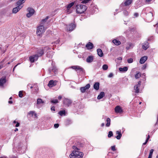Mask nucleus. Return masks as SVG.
Wrapping results in <instances>:
<instances>
[{
  "instance_id": "nucleus-1",
  "label": "nucleus",
  "mask_w": 158,
  "mask_h": 158,
  "mask_svg": "<svg viewBox=\"0 0 158 158\" xmlns=\"http://www.w3.org/2000/svg\"><path fill=\"white\" fill-rule=\"evenodd\" d=\"M73 149L69 155L70 158H82L84 154L83 152H79L80 149L76 146H73L72 147Z\"/></svg>"
},
{
  "instance_id": "nucleus-2",
  "label": "nucleus",
  "mask_w": 158,
  "mask_h": 158,
  "mask_svg": "<svg viewBox=\"0 0 158 158\" xmlns=\"http://www.w3.org/2000/svg\"><path fill=\"white\" fill-rule=\"evenodd\" d=\"M26 0H19L16 3L17 6L14 8L12 10L13 13L16 14L23 7V6L21 5L24 3Z\"/></svg>"
},
{
  "instance_id": "nucleus-3",
  "label": "nucleus",
  "mask_w": 158,
  "mask_h": 158,
  "mask_svg": "<svg viewBox=\"0 0 158 158\" xmlns=\"http://www.w3.org/2000/svg\"><path fill=\"white\" fill-rule=\"evenodd\" d=\"M76 7L77 13L80 14L84 13L87 9L86 6L81 4L77 5Z\"/></svg>"
},
{
  "instance_id": "nucleus-4",
  "label": "nucleus",
  "mask_w": 158,
  "mask_h": 158,
  "mask_svg": "<svg viewBox=\"0 0 158 158\" xmlns=\"http://www.w3.org/2000/svg\"><path fill=\"white\" fill-rule=\"evenodd\" d=\"M45 29L43 25H40L37 28L36 34L37 35L41 36L42 34L44 32Z\"/></svg>"
},
{
  "instance_id": "nucleus-5",
  "label": "nucleus",
  "mask_w": 158,
  "mask_h": 158,
  "mask_svg": "<svg viewBox=\"0 0 158 158\" xmlns=\"http://www.w3.org/2000/svg\"><path fill=\"white\" fill-rule=\"evenodd\" d=\"M71 68L75 70L76 71H78V72L81 74L85 72L84 69L79 66H71Z\"/></svg>"
},
{
  "instance_id": "nucleus-6",
  "label": "nucleus",
  "mask_w": 158,
  "mask_h": 158,
  "mask_svg": "<svg viewBox=\"0 0 158 158\" xmlns=\"http://www.w3.org/2000/svg\"><path fill=\"white\" fill-rule=\"evenodd\" d=\"M27 11L28 12L27 15V17L28 18L32 16L35 13V10L32 8L31 7H28L27 9Z\"/></svg>"
},
{
  "instance_id": "nucleus-7",
  "label": "nucleus",
  "mask_w": 158,
  "mask_h": 158,
  "mask_svg": "<svg viewBox=\"0 0 158 158\" xmlns=\"http://www.w3.org/2000/svg\"><path fill=\"white\" fill-rule=\"evenodd\" d=\"M38 58L37 55H34L29 57V59L31 63H34L35 61H37Z\"/></svg>"
},
{
  "instance_id": "nucleus-8",
  "label": "nucleus",
  "mask_w": 158,
  "mask_h": 158,
  "mask_svg": "<svg viewBox=\"0 0 158 158\" xmlns=\"http://www.w3.org/2000/svg\"><path fill=\"white\" fill-rule=\"evenodd\" d=\"M57 82L56 81H53V80H50L48 84V86L49 87H52L55 86Z\"/></svg>"
},
{
  "instance_id": "nucleus-9",
  "label": "nucleus",
  "mask_w": 158,
  "mask_h": 158,
  "mask_svg": "<svg viewBox=\"0 0 158 158\" xmlns=\"http://www.w3.org/2000/svg\"><path fill=\"white\" fill-rule=\"evenodd\" d=\"M141 83V81H139L138 82V84L134 86V89L135 93H138L139 92V89L138 88L140 86Z\"/></svg>"
},
{
  "instance_id": "nucleus-10",
  "label": "nucleus",
  "mask_w": 158,
  "mask_h": 158,
  "mask_svg": "<svg viewBox=\"0 0 158 158\" xmlns=\"http://www.w3.org/2000/svg\"><path fill=\"white\" fill-rule=\"evenodd\" d=\"M114 111L116 113H121L123 112V110L120 106H117L114 108Z\"/></svg>"
},
{
  "instance_id": "nucleus-11",
  "label": "nucleus",
  "mask_w": 158,
  "mask_h": 158,
  "mask_svg": "<svg viewBox=\"0 0 158 158\" xmlns=\"http://www.w3.org/2000/svg\"><path fill=\"white\" fill-rule=\"evenodd\" d=\"M90 87V85L89 84H87L85 87H81L80 88L81 92L82 93H84L85 90L88 89Z\"/></svg>"
},
{
  "instance_id": "nucleus-12",
  "label": "nucleus",
  "mask_w": 158,
  "mask_h": 158,
  "mask_svg": "<svg viewBox=\"0 0 158 158\" xmlns=\"http://www.w3.org/2000/svg\"><path fill=\"white\" fill-rule=\"evenodd\" d=\"M67 30L69 31H72L74 30L75 27V25L71 23L67 27Z\"/></svg>"
},
{
  "instance_id": "nucleus-13",
  "label": "nucleus",
  "mask_w": 158,
  "mask_h": 158,
  "mask_svg": "<svg viewBox=\"0 0 158 158\" xmlns=\"http://www.w3.org/2000/svg\"><path fill=\"white\" fill-rule=\"evenodd\" d=\"M6 82V80L5 77L0 79V86H3L4 84Z\"/></svg>"
},
{
  "instance_id": "nucleus-14",
  "label": "nucleus",
  "mask_w": 158,
  "mask_h": 158,
  "mask_svg": "<svg viewBox=\"0 0 158 158\" xmlns=\"http://www.w3.org/2000/svg\"><path fill=\"white\" fill-rule=\"evenodd\" d=\"M85 47L88 49H91L93 48L94 45L92 43L89 42L86 45Z\"/></svg>"
},
{
  "instance_id": "nucleus-15",
  "label": "nucleus",
  "mask_w": 158,
  "mask_h": 158,
  "mask_svg": "<svg viewBox=\"0 0 158 158\" xmlns=\"http://www.w3.org/2000/svg\"><path fill=\"white\" fill-rule=\"evenodd\" d=\"M132 2V0H126L122 4L125 6H127L131 5Z\"/></svg>"
},
{
  "instance_id": "nucleus-16",
  "label": "nucleus",
  "mask_w": 158,
  "mask_h": 158,
  "mask_svg": "<svg viewBox=\"0 0 158 158\" xmlns=\"http://www.w3.org/2000/svg\"><path fill=\"white\" fill-rule=\"evenodd\" d=\"M48 71L50 73L51 72H53L55 73L57 71V69L55 66H52L51 67H50L48 69Z\"/></svg>"
},
{
  "instance_id": "nucleus-17",
  "label": "nucleus",
  "mask_w": 158,
  "mask_h": 158,
  "mask_svg": "<svg viewBox=\"0 0 158 158\" xmlns=\"http://www.w3.org/2000/svg\"><path fill=\"white\" fill-rule=\"evenodd\" d=\"M147 56H143L140 58L139 61V63L141 64H143L144 63L145 61L147 60Z\"/></svg>"
},
{
  "instance_id": "nucleus-18",
  "label": "nucleus",
  "mask_w": 158,
  "mask_h": 158,
  "mask_svg": "<svg viewBox=\"0 0 158 158\" xmlns=\"http://www.w3.org/2000/svg\"><path fill=\"white\" fill-rule=\"evenodd\" d=\"M44 50L43 49H41L38 50L37 53L36 55H37L38 57L40 56H42L44 54Z\"/></svg>"
},
{
  "instance_id": "nucleus-19",
  "label": "nucleus",
  "mask_w": 158,
  "mask_h": 158,
  "mask_svg": "<svg viewBox=\"0 0 158 158\" xmlns=\"http://www.w3.org/2000/svg\"><path fill=\"white\" fill-rule=\"evenodd\" d=\"M149 48V43L147 42H144L143 44L142 45V48L144 50H146Z\"/></svg>"
},
{
  "instance_id": "nucleus-20",
  "label": "nucleus",
  "mask_w": 158,
  "mask_h": 158,
  "mask_svg": "<svg viewBox=\"0 0 158 158\" xmlns=\"http://www.w3.org/2000/svg\"><path fill=\"white\" fill-rule=\"evenodd\" d=\"M116 134L118 135L116 137H115L118 139H120L122 136V135L121 133V131H118L116 132Z\"/></svg>"
},
{
  "instance_id": "nucleus-21",
  "label": "nucleus",
  "mask_w": 158,
  "mask_h": 158,
  "mask_svg": "<svg viewBox=\"0 0 158 158\" xmlns=\"http://www.w3.org/2000/svg\"><path fill=\"white\" fill-rule=\"evenodd\" d=\"M99 83L98 82H96L94 85V88L96 90H98L99 89Z\"/></svg>"
},
{
  "instance_id": "nucleus-22",
  "label": "nucleus",
  "mask_w": 158,
  "mask_h": 158,
  "mask_svg": "<svg viewBox=\"0 0 158 158\" xmlns=\"http://www.w3.org/2000/svg\"><path fill=\"white\" fill-rule=\"evenodd\" d=\"M97 52L98 55L102 57L103 56V53L101 49L98 48L97 49Z\"/></svg>"
},
{
  "instance_id": "nucleus-23",
  "label": "nucleus",
  "mask_w": 158,
  "mask_h": 158,
  "mask_svg": "<svg viewBox=\"0 0 158 158\" xmlns=\"http://www.w3.org/2000/svg\"><path fill=\"white\" fill-rule=\"evenodd\" d=\"M93 60V57L92 56H89L86 59V61L88 63L92 62Z\"/></svg>"
},
{
  "instance_id": "nucleus-24",
  "label": "nucleus",
  "mask_w": 158,
  "mask_h": 158,
  "mask_svg": "<svg viewBox=\"0 0 158 158\" xmlns=\"http://www.w3.org/2000/svg\"><path fill=\"white\" fill-rule=\"evenodd\" d=\"M105 96V93L103 92H101L98 96V99H100L103 98Z\"/></svg>"
},
{
  "instance_id": "nucleus-25",
  "label": "nucleus",
  "mask_w": 158,
  "mask_h": 158,
  "mask_svg": "<svg viewBox=\"0 0 158 158\" xmlns=\"http://www.w3.org/2000/svg\"><path fill=\"white\" fill-rule=\"evenodd\" d=\"M112 42L116 45H119L121 44L120 41L114 39L112 40Z\"/></svg>"
},
{
  "instance_id": "nucleus-26",
  "label": "nucleus",
  "mask_w": 158,
  "mask_h": 158,
  "mask_svg": "<svg viewBox=\"0 0 158 158\" xmlns=\"http://www.w3.org/2000/svg\"><path fill=\"white\" fill-rule=\"evenodd\" d=\"M49 16H47L46 18L44 19H42L41 21L40 25H44V24L47 21V20L48 19Z\"/></svg>"
},
{
  "instance_id": "nucleus-27",
  "label": "nucleus",
  "mask_w": 158,
  "mask_h": 158,
  "mask_svg": "<svg viewBox=\"0 0 158 158\" xmlns=\"http://www.w3.org/2000/svg\"><path fill=\"white\" fill-rule=\"evenodd\" d=\"M119 70L121 72H126L128 70V67H124L123 68H119Z\"/></svg>"
},
{
  "instance_id": "nucleus-28",
  "label": "nucleus",
  "mask_w": 158,
  "mask_h": 158,
  "mask_svg": "<svg viewBox=\"0 0 158 158\" xmlns=\"http://www.w3.org/2000/svg\"><path fill=\"white\" fill-rule=\"evenodd\" d=\"M44 102L41 98H38L37 100V104H43L44 103Z\"/></svg>"
},
{
  "instance_id": "nucleus-29",
  "label": "nucleus",
  "mask_w": 158,
  "mask_h": 158,
  "mask_svg": "<svg viewBox=\"0 0 158 158\" xmlns=\"http://www.w3.org/2000/svg\"><path fill=\"white\" fill-rule=\"evenodd\" d=\"M107 123L106 124V126L107 127H109L110 125V118H108L106 119Z\"/></svg>"
},
{
  "instance_id": "nucleus-30",
  "label": "nucleus",
  "mask_w": 158,
  "mask_h": 158,
  "mask_svg": "<svg viewBox=\"0 0 158 158\" xmlns=\"http://www.w3.org/2000/svg\"><path fill=\"white\" fill-rule=\"evenodd\" d=\"M74 4V3L73 2H71L66 7L67 10H69Z\"/></svg>"
},
{
  "instance_id": "nucleus-31",
  "label": "nucleus",
  "mask_w": 158,
  "mask_h": 158,
  "mask_svg": "<svg viewBox=\"0 0 158 158\" xmlns=\"http://www.w3.org/2000/svg\"><path fill=\"white\" fill-rule=\"evenodd\" d=\"M65 102L66 103V104L68 106H69L72 103L71 101L69 99H65Z\"/></svg>"
},
{
  "instance_id": "nucleus-32",
  "label": "nucleus",
  "mask_w": 158,
  "mask_h": 158,
  "mask_svg": "<svg viewBox=\"0 0 158 158\" xmlns=\"http://www.w3.org/2000/svg\"><path fill=\"white\" fill-rule=\"evenodd\" d=\"M58 113L61 116H62L63 115H65V112L64 110L60 111Z\"/></svg>"
},
{
  "instance_id": "nucleus-33",
  "label": "nucleus",
  "mask_w": 158,
  "mask_h": 158,
  "mask_svg": "<svg viewBox=\"0 0 158 158\" xmlns=\"http://www.w3.org/2000/svg\"><path fill=\"white\" fill-rule=\"evenodd\" d=\"M141 73L140 72H138L135 75V77L136 79H138L141 76Z\"/></svg>"
},
{
  "instance_id": "nucleus-34",
  "label": "nucleus",
  "mask_w": 158,
  "mask_h": 158,
  "mask_svg": "<svg viewBox=\"0 0 158 158\" xmlns=\"http://www.w3.org/2000/svg\"><path fill=\"white\" fill-rule=\"evenodd\" d=\"M50 102L51 103L56 104L58 103L59 102L57 99H55L51 100Z\"/></svg>"
},
{
  "instance_id": "nucleus-35",
  "label": "nucleus",
  "mask_w": 158,
  "mask_h": 158,
  "mask_svg": "<svg viewBox=\"0 0 158 158\" xmlns=\"http://www.w3.org/2000/svg\"><path fill=\"white\" fill-rule=\"evenodd\" d=\"M154 151V150L153 149H151L150 151L149 154V155L148 157L150 158H152V156Z\"/></svg>"
},
{
  "instance_id": "nucleus-36",
  "label": "nucleus",
  "mask_w": 158,
  "mask_h": 158,
  "mask_svg": "<svg viewBox=\"0 0 158 158\" xmlns=\"http://www.w3.org/2000/svg\"><path fill=\"white\" fill-rule=\"evenodd\" d=\"M83 145H84L83 144L80 143H79V142H77V146H76V147H77L78 148H79V147H83Z\"/></svg>"
},
{
  "instance_id": "nucleus-37",
  "label": "nucleus",
  "mask_w": 158,
  "mask_h": 158,
  "mask_svg": "<svg viewBox=\"0 0 158 158\" xmlns=\"http://www.w3.org/2000/svg\"><path fill=\"white\" fill-rule=\"evenodd\" d=\"M113 135V132L112 131H109L108 133V138H110Z\"/></svg>"
},
{
  "instance_id": "nucleus-38",
  "label": "nucleus",
  "mask_w": 158,
  "mask_h": 158,
  "mask_svg": "<svg viewBox=\"0 0 158 158\" xmlns=\"http://www.w3.org/2000/svg\"><path fill=\"white\" fill-rule=\"evenodd\" d=\"M133 45L132 44L130 43L129 44L128 46L126 47V48L127 50H129L131 47L133 48Z\"/></svg>"
},
{
  "instance_id": "nucleus-39",
  "label": "nucleus",
  "mask_w": 158,
  "mask_h": 158,
  "mask_svg": "<svg viewBox=\"0 0 158 158\" xmlns=\"http://www.w3.org/2000/svg\"><path fill=\"white\" fill-rule=\"evenodd\" d=\"M102 69L104 70H106L108 69V66L106 64H104L102 66Z\"/></svg>"
},
{
  "instance_id": "nucleus-40",
  "label": "nucleus",
  "mask_w": 158,
  "mask_h": 158,
  "mask_svg": "<svg viewBox=\"0 0 158 158\" xmlns=\"http://www.w3.org/2000/svg\"><path fill=\"white\" fill-rule=\"evenodd\" d=\"M35 112L33 111H30L28 113V114L29 115H31V116L33 117Z\"/></svg>"
},
{
  "instance_id": "nucleus-41",
  "label": "nucleus",
  "mask_w": 158,
  "mask_h": 158,
  "mask_svg": "<svg viewBox=\"0 0 158 158\" xmlns=\"http://www.w3.org/2000/svg\"><path fill=\"white\" fill-rule=\"evenodd\" d=\"M19 96L20 98H22L23 96V91H20L19 93Z\"/></svg>"
},
{
  "instance_id": "nucleus-42",
  "label": "nucleus",
  "mask_w": 158,
  "mask_h": 158,
  "mask_svg": "<svg viewBox=\"0 0 158 158\" xmlns=\"http://www.w3.org/2000/svg\"><path fill=\"white\" fill-rule=\"evenodd\" d=\"M127 61L128 63H132L133 61V59L132 58L128 59H127Z\"/></svg>"
},
{
  "instance_id": "nucleus-43",
  "label": "nucleus",
  "mask_w": 158,
  "mask_h": 158,
  "mask_svg": "<svg viewBox=\"0 0 158 158\" xmlns=\"http://www.w3.org/2000/svg\"><path fill=\"white\" fill-rule=\"evenodd\" d=\"M123 13H124V14L125 15H126V16H127L128 15H129V12L127 11V10H124V11H123Z\"/></svg>"
},
{
  "instance_id": "nucleus-44",
  "label": "nucleus",
  "mask_w": 158,
  "mask_h": 158,
  "mask_svg": "<svg viewBox=\"0 0 158 158\" xmlns=\"http://www.w3.org/2000/svg\"><path fill=\"white\" fill-rule=\"evenodd\" d=\"M111 149L113 151H114L116 150L115 146H112L111 147Z\"/></svg>"
},
{
  "instance_id": "nucleus-45",
  "label": "nucleus",
  "mask_w": 158,
  "mask_h": 158,
  "mask_svg": "<svg viewBox=\"0 0 158 158\" xmlns=\"http://www.w3.org/2000/svg\"><path fill=\"white\" fill-rule=\"evenodd\" d=\"M59 127V124L58 123H56L54 125V127L55 128H57Z\"/></svg>"
},
{
  "instance_id": "nucleus-46",
  "label": "nucleus",
  "mask_w": 158,
  "mask_h": 158,
  "mask_svg": "<svg viewBox=\"0 0 158 158\" xmlns=\"http://www.w3.org/2000/svg\"><path fill=\"white\" fill-rule=\"evenodd\" d=\"M60 41L59 40H57L56 42H54V43H52V44H57L59 43Z\"/></svg>"
},
{
  "instance_id": "nucleus-47",
  "label": "nucleus",
  "mask_w": 158,
  "mask_h": 158,
  "mask_svg": "<svg viewBox=\"0 0 158 158\" xmlns=\"http://www.w3.org/2000/svg\"><path fill=\"white\" fill-rule=\"evenodd\" d=\"M51 110H53V111H55V107L54 106H52L51 109Z\"/></svg>"
},
{
  "instance_id": "nucleus-48",
  "label": "nucleus",
  "mask_w": 158,
  "mask_h": 158,
  "mask_svg": "<svg viewBox=\"0 0 158 158\" xmlns=\"http://www.w3.org/2000/svg\"><path fill=\"white\" fill-rule=\"evenodd\" d=\"M19 126V122H17L16 123V125H15V127H18Z\"/></svg>"
},
{
  "instance_id": "nucleus-49",
  "label": "nucleus",
  "mask_w": 158,
  "mask_h": 158,
  "mask_svg": "<svg viewBox=\"0 0 158 158\" xmlns=\"http://www.w3.org/2000/svg\"><path fill=\"white\" fill-rule=\"evenodd\" d=\"M113 74L112 73H111L109 74V77H111L113 76Z\"/></svg>"
},
{
  "instance_id": "nucleus-50",
  "label": "nucleus",
  "mask_w": 158,
  "mask_h": 158,
  "mask_svg": "<svg viewBox=\"0 0 158 158\" xmlns=\"http://www.w3.org/2000/svg\"><path fill=\"white\" fill-rule=\"evenodd\" d=\"M134 15L135 17H137L138 15V14L137 13H135L134 14Z\"/></svg>"
},
{
  "instance_id": "nucleus-51",
  "label": "nucleus",
  "mask_w": 158,
  "mask_h": 158,
  "mask_svg": "<svg viewBox=\"0 0 158 158\" xmlns=\"http://www.w3.org/2000/svg\"><path fill=\"white\" fill-rule=\"evenodd\" d=\"M34 116L35 118H37V115L36 113H35L34 114Z\"/></svg>"
},
{
  "instance_id": "nucleus-52",
  "label": "nucleus",
  "mask_w": 158,
  "mask_h": 158,
  "mask_svg": "<svg viewBox=\"0 0 158 158\" xmlns=\"http://www.w3.org/2000/svg\"><path fill=\"white\" fill-rule=\"evenodd\" d=\"M62 98V97L61 96H59L58 97V98L59 100L61 99Z\"/></svg>"
},
{
  "instance_id": "nucleus-53",
  "label": "nucleus",
  "mask_w": 158,
  "mask_h": 158,
  "mask_svg": "<svg viewBox=\"0 0 158 158\" xmlns=\"http://www.w3.org/2000/svg\"><path fill=\"white\" fill-rule=\"evenodd\" d=\"M104 125H105L104 123H102V124L101 125V126L102 127H103V126H104Z\"/></svg>"
},
{
  "instance_id": "nucleus-54",
  "label": "nucleus",
  "mask_w": 158,
  "mask_h": 158,
  "mask_svg": "<svg viewBox=\"0 0 158 158\" xmlns=\"http://www.w3.org/2000/svg\"><path fill=\"white\" fill-rule=\"evenodd\" d=\"M3 67L2 64L0 65V69H1Z\"/></svg>"
},
{
  "instance_id": "nucleus-55",
  "label": "nucleus",
  "mask_w": 158,
  "mask_h": 158,
  "mask_svg": "<svg viewBox=\"0 0 158 158\" xmlns=\"http://www.w3.org/2000/svg\"><path fill=\"white\" fill-rule=\"evenodd\" d=\"M8 102L9 103L11 104H12V101H9V102Z\"/></svg>"
},
{
  "instance_id": "nucleus-56",
  "label": "nucleus",
  "mask_w": 158,
  "mask_h": 158,
  "mask_svg": "<svg viewBox=\"0 0 158 158\" xmlns=\"http://www.w3.org/2000/svg\"><path fill=\"white\" fill-rule=\"evenodd\" d=\"M152 0H146V1L147 2H149L151 1Z\"/></svg>"
},
{
  "instance_id": "nucleus-57",
  "label": "nucleus",
  "mask_w": 158,
  "mask_h": 158,
  "mask_svg": "<svg viewBox=\"0 0 158 158\" xmlns=\"http://www.w3.org/2000/svg\"><path fill=\"white\" fill-rule=\"evenodd\" d=\"M146 68V66L145 65H144L143 66V69H144Z\"/></svg>"
},
{
  "instance_id": "nucleus-58",
  "label": "nucleus",
  "mask_w": 158,
  "mask_h": 158,
  "mask_svg": "<svg viewBox=\"0 0 158 158\" xmlns=\"http://www.w3.org/2000/svg\"><path fill=\"white\" fill-rule=\"evenodd\" d=\"M18 131V129L17 128H16L15 130V132Z\"/></svg>"
},
{
  "instance_id": "nucleus-59",
  "label": "nucleus",
  "mask_w": 158,
  "mask_h": 158,
  "mask_svg": "<svg viewBox=\"0 0 158 158\" xmlns=\"http://www.w3.org/2000/svg\"><path fill=\"white\" fill-rule=\"evenodd\" d=\"M150 138V136L149 135H148V137L147 138V139H149Z\"/></svg>"
},
{
  "instance_id": "nucleus-60",
  "label": "nucleus",
  "mask_w": 158,
  "mask_h": 158,
  "mask_svg": "<svg viewBox=\"0 0 158 158\" xmlns=\"http://www.w3.org/2000/svg\"><path fill=\"white\" fill-rule=\"evenodd\" d=\"M118 60H122V58L121 57H119L118 58Z\"/></svg>"
},
{
  "instance_id": "nucleus-61",
  "label": "nucleus",
  "mask_w": 158,
  "mask_h": 158,
  "mask_svg": "<svg viewBox=\"0 0 158 158\" xmlns=\"http://www.w3.org/2000/svg\"><path fill=\"white\" fill-rule=\"evenodd\" d=\"M158 123V115L157 116V121L156 123V124Z\"/></svg>"
},
{
  "instance_id": "nucleus-62",
  "label": "nucleus",
  "mask_w": 158,
  "mask_h": 158,
  "mask_svg": "<svg viewBox=\"0 0 158 158\" xmlns=\"http://www.w3.org/2000/svg\"><path fill=\"white\" fill-rule=\"evenodd\" d=\"M149 139H148L147 138V139H146V141H145L146 142L148 143V141Z\"/></svg>"
},
{
  "instance_id": "nucleus-63",
  "label": "nucleus",
  "mask_w": 158,
  "mask_h": 158,
  "mask_svg": "<svg viewBox=\"0 0 158 158\" xmlns=\"http://www.w3.org/2000/svg\"><path fill=\"white\" fill-rule=\"evenodd\" d=\"M147 143V142H146L145 141V142H144V143H143V145H145L146 144V143Z\"/></svg>"
},
{
  "instance_id": "nucleus-64",
  "label": "nucleus",
  "mask_w": 158,
  "mask_h": 158,
  "mask_svg": "<svg viewBox=\"0 0 158 158\" xmlns=\"http://www.w3.org/2000/svg\"><path fill=\"white\" fill-rule=\"evenodd\" d=\"M17 122H16V121H15V120L13 121V123H16Z\"/></svg>"
}]
</instances>
